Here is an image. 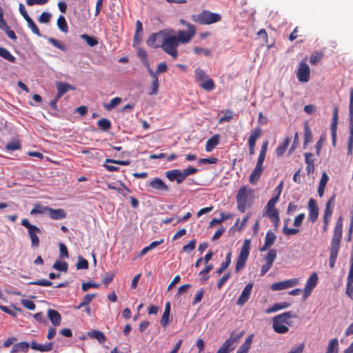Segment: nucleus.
<instances>
[{"label":"nucleus","mask_w":353,"mask_h":353,"mask_svg":"<svg viewBox=\"0 0 353 353\" xmlns=\"http://www.w3.org/2000/svg\"><path fill=\"white\" fill-rule=\"evenodd\" d=\"M252 198V192L245 186L241 187L236 194V203L238 210L244 212L247 207L250 206Z\"/></svg>","instance_id":"f257e3e1"},{"label":"nucleus","mask_w":353,"mask_h":353,"mask_svg":"<svg viewBox=\"0 0 353 353\" xmlns=\"http://www.w3.org/2000/svg\"><path fill=\"white\" fill-rule=\"evenodd\" d=\"M179 46V39H176V36L165 35L160 46L165 52L176 59L178 57Z\"/></svg>","instance_id":"f03ea898"},{"label":"nucleus","mask_w":353,"mask_h":353,"mask_svg":"<svg viewBox=\"0 0 353 353\" xmlns=\"http://www.w3.org/2000/svg\"><path fill=\"white\" fill-rule=\"evenodd\" d=\"M192 20L202 25H209L221 20V14L208 10H203L201 13L192 15Z\"/></svg>","instance_id":"7ed1b4c3"},{"label":"nucleus","mask_w":353,"mask_h":353,"mask_svg":"<svg viewBox=\"0 0 353 353\" xmlns=\"http://www.w3.org/2000/svg\"><path fill=\"white\" fill-rule=\"evenodd\" d=\"M243 332H232L228 339H227L217 350L216 353H230L234 350L237 343L243 336Z\"/></svg>","instance_id":"20e7f679"},{"label":"nucleus","mask_w":353,"mask_h":353,"mask_svg":"<svg viewBox=\"0 0 353 353\" xmlns=\"http://www.w3.org/2000/svg\"><path fill=\"white\" fill-rule=\"evenodd\" d=\"M21 225L28 230V233L31 241V246L32 248L39 247L40 241L37 234L41 233V230L37 226L32 225L27 219H23L21 221Z\"/></svg>","instance_id":"39448f33"},{"label":"nucleus","mask_w":353,"mask_h":353,"mask_svg":"<svg viewBox=\"0 0 353 353\" xmlns=\"http://www.w3.org/2000/svg\"><path fill=\"white\" fill-rule=\"evenodd\" d=\"M250 240H245L236 263L235 270L236 272H239L245 267L250 253Z\"/></svg>","instance_id":"423d86ee"},{"label":"nucleus","mask_w":353,"mask_h":353,"mask_svg":"<svg viewBox=\"0 0 353 353\" xmlns=\"http://www.w3.org/2000/svg\"><path fill=\"white\" fill-rule=\"evenodd\" d=\"M343 232V223L341 217H339L336 222L334 234L331 241V248H339Z\"/></svg>","instance_id":"0eeeda50"},{"label":"nucleus","mask_w":353,"mask_h":353,"mask_svg":"<svg viewBox=\"0 0 353 353\" xmlns=\"http://www.w3.org/2000/svg\"><path fill=\"white\" fill-rule=\"evenodd\" d=\"M310 69L305 63V60H303L299 63L296 72V77L300 82H307L310 79Z\"/></svg>","instance_id":"6e6552de"},{"label":"nucleus","mask_w":353,"mask_h":353,"mask_svg":"<svg viewBox=\"0 0 353 353\" xmlns=\"http://www.w3.org/2000/svg\"><path fill=\"white\" fill-rule=\"evenodd\" d=\"M145 186L147 188L155 190L159 192L169 191V187L166 183L160 178L155 177L147 181Z\"/></svg>","instance_id":"1a4fd4ad"},{"label":"nucleus","mask_w":353,"mask_h":353,"mask_svg":"<svg viewBox=\"0 0 353 353\" xmlns=\"http://www.w3.org/2000/svg\"><path fill=\"white\" fill-rule=\"evenodd\" d=\"M188 29L187 31L179 30L178 32V37H176V39H179V44L180 43H185L189 42L193 36L195 34V28L192 24H188Z\"/></svg>","instance_id":"9d476101"},{"label":"nucleus","mask_w":353,"mask_h":353,"mask_svg":"<svg viewBox=\"0 0 353 353\" xmlns=\"http://www.w3.org/2000/svg\"><path fill=\"white\" fill-rule=\"evenodd\" d=\"M299 283L298 279H292L280 282H276L271 285V290L273 291H279L288 289L296 285Z\"/></svg>","instance_id":"9b49d317"},{"label":"nucleus","mask_w":353,"mask_h":353,"mask_svg":"<svg viewBox=\"0 0 353 353\" xmlns=\"http://www.w3.org/2000/svg\"><path fill=\"white\" fill-rule=\"evenodd\" d=\"M253 288V283H248L244 289L243 290L241 294L239 297L238 300L236 301V305L243 306L245 304V303L248 301L252 290Z\"/></svg>","instance_id":"f8f14e48"},{"label":"nucleus","mask_w":353,"mask_h":353,"mask_svg":"<svg viewBox=\"0 0 353 353\" xmlns=\"http://www.w3.org/2000/svg\"><path fill=\"white\" fill-rule=\"evenodd\" d=\"M308 217L312 223L316 222L319 216V208L314 199H310L308 202Z\"/></svg>","instance_id":"ddd939ff"},{"label":"nucleus","mask_w":353,"mask_h":353,"mask_svg":"<svg viewBox=\"0 0 353 353\" xmlns=\"http://www.w3.org/2000/svg\"><path fill=\"white\" fill-rule=\"evenodd\" d=\"M338 107L334 106L332 114V121L330 125V130L332 133V139L333 145H335L336 137V130H337V123H338Z\"/></svg>","instance_id":"4468645a"},{"label":"nucleus","mask_w":353,"mask_h":353,"mask_svg":"<svg viewBox=\"0 0 353 353\" xmlns=\"http://www.w3.org/2000/svg\"><path fill=\"white\" fill-rule=\"evenodd\" d=\"M56 86L57 88V99H60L65 93L70 90H74L75 88L65 82L57 81L56 82Z\"/></svg>","instance_id":"2eb2a0df"},{"label":"nucleus","mask_w":353,"mask_h":353,"mask_svg":"<svg viewBox=\"0 0 353 353\" xmlns=\"http://www.w3.org/2000/svg\"><path fill=\"white\" fill-rule=\"evenodd\" d=\"M276 235L271 230H268L266 233L265 237L264 245L259 248L261 252H264L267 250L270 247H271L276 240Z\"/></svg>","instance_id":"dca6fc26"},{"label":"nucleus","mask_w":353,"mask_h":353,"mask_svg":"<svg viewBox=\"0 0 353 353\" xmlns=\"http://www.w3.org/2000/svg\"><path fill=\"white\" fill-rule=\"evenodd\" d=\"M52 342H49L46 344H39L35 341H32L30 343V347L32 350L39 351L41 352L51 351L52 350Z\"/></svg>","instance_id":"f3484780"},{"label":"nucleus","mask_w":353,"mask_h":353,"mask_svg":"<svg viewBox=\"0 0 353 353\" xmlns=\"http://www.w3.org/2000/svg\"><path fill=\"white\" fill-rule=\"evenodd\" d=\"M295 316H296L294 315L292 312H285L284 313L275 316L273 318L272 321H276L282 324L285 323L291 325V323L289 322V319Z\"/></svg>","instance_id":"a211bd4d"},{"label":"nucleus","mask_w":353,"mask_h":353,"mask_svg":"<svg viewBox=\"0 0 353 353\" xmlns=\"http://www.w3.org/2000/svg\"><path fill=\"white\" fill-rule=\"evenodd\" d=\"M50 217L53 220H61L65 219L67 216L66 212L63 209H52L49 208L48 210Z\"/></svg>","instance_id":"6ab92c4d"},{"label":"nucleus","mask_w":353,"mask_h":353,"mask_svg":"<svg viewBox=\"0 0 353 353\" xmlns=\"http://www.w3.org/2000/svg\"><path fill=\"white\" fill-rule=\"evenodd\" d=\"M30 347V343L26 341H22L18 343H16L13 345L10 353H19V352H27Z\"/></svg>","instance_id":"aec40b11"},{"label":"nucleus","mask_w":353,"mask_h":353,"mask_svg":"<svg viewBox=\"0 0 353 353\" xmlns=\"http://www.w3.org/2000/svg\"><path fill=\"white\" fill-rule=\"evenodd\" d=\"M48 316L54 326H57L61 324V316L57 310L49 309L48 310Z\"/></svg>","instance_id":"412c9836"},{"label":"nucleus","mask_w":353,"mask_h":353,"mask_svg":"<svg viewBox=\"0 0 353 353\" xmlns=\"http://www.w3.org/2000/svg\"><path fill=\"white\" fill-rule=\"evenodd\" d=\"M142 32H143V25H142V23L139 20H137L136 21L135 34H134V38H133V46H134L139 45V43L141 42L142 37L140 35V34Z\"/></svg>","instance_id":"4be33fe9"},{"label":"nucleus","mask_w":353,"mask_h":353,"mask_svg":"<svg viewBox=\"0 0 353 353\" xmlns=\"http://www.w3.org/2000/svg\"><path fill=\"white\" fill-rule=\"evenodd\" d=\"M346 294L353 300V269L350 268L347 278Z\"/></svg>","instance_id":"5701e85b"},{"label":"nucleus","mask_w":353,"mask_h":353,"mask_svg":"<svg viewBox=\"0 0 353 353\" xmlns=\"http://www.w3.org/2000/svg\"><path fill=\"white\" fill-rule=\"evenodd\" d=\"M290 303L288 302H280L275 303L272 307H268L265 310V312L266 314H271L275 312H277L280 310L285 309L290 307Z\"/></svg>","instance_id":"b1692460"},{"label":"nucleus","mask_w":353,"mask_h":353,"mask_svg":"<svg viewBox=\"0 0 353 353\" xmlns=\"http://www.w3.org/2000/svg\"><path fill=\"white\" fill-rule=\"evenodd\" d=\"M88 335L91 339H97L100 344H103L106 341V337L105 334L99 330H91L88 332Z\"/></svg>","instance_id":"393cba45"},{"label":"nucleus","mask_w":353,"mask_h":353,"mask_svg":"<svg viewBox=\"0 0 353 353\" xmlns=\"http://www.w3.org/2000/svg\"><path fill=\"white\" fill-rule=\"evenodd\" d=\"M305 156V161L307 165L306 171L307 174L312 173L314 170V160L312 159L314 154L311 152H306L304 154Z\"/></svg>","instance_id":"a878e982"},{"label":"nucleus","mask_w":353,"mask_h":353,"mask_svg":"<svg viewBox=\"0 0 353 353\" xmlns=\"http://www.w3.org/2000/svg\"><path fill=\"white\" fill-rule=\"evenodd\" d=\"M339 344L336 338H334L329 341L325 353H339Z\"/></svg>","instance_id":"bb28decb"},{"label":"nucleus","mask_w":353,"mask_h":353,"mask_svg":"<svg viewBox=\"0 0 353 353\" xmlns=\"http://www.w3.org/2000/svg\"><path fill=\"white\" fill-rule=\"evenodd\" d=\"M253 334L248 336L244 343L239 347L237 352L238 353H248L251 347L252 343Z\"/></svg>","instance_id":"cd10ccee"},{"label":"nucleus","mask_w":353,"mask_h":353,"mask_svg":"<svg viewBox=\"0 0 353 353\" xmlns=\"http://www.w3.org/2000/svg\"><path fill=\"white\" fill-rule=\"evenodd\" d=\"M219 143V135L215 134L209 139L205 144V150L211 152Z\"/></svg>","instance_id":"c85d7f7f"},{"label":"nucleus","mask_w":353,"mask_h":353,"mask_svg":"<svg viewBox=\"0 0 353 353\" xmlns=\"http://www.w3.org/2000/svg\"><path fill=\"white\" fill-rule=\"evenodd\" d=\"M231 258H232V253L230 252L227 254V255L225 256V261H223L221 263L220 267L216 271L215 273L217 276H220L228 268V266L230 265V264L231 263Z\"/></svg>","instance_id":"c756f323"},{"label":"nucleus","mask_w":353,"mask_h":353,"mask_svg":"<svg viewBox=\"0 0 353 353\" xmlns=\"http://www.w3.org/2000/svg\"><path fill=\"white\" fill-rule=\"evenodd\" d=\"M290 141L291 140L289 137H286L283 140V141L278 145V147L276 150V153L277 157H281L283 155V154L285 153L287 148L288 147V145L290 143Z\"/></svg>","instance_id":"7c9ffc66"},{"label":"nucleus","mask_w":353,"mask_h":353,"mask_svg":"<svg viewBox=\"0 0 353 353\" xmlns=\"http://www.w3.org/2000/svg\"><path fill=\"white\" fill-rule=\"evenodd\" d=\"M170 313V303L167 302L165 306V310L163 316L161 319V325L165 327L169 322V316Z\"/></svg>","instance_id":"2f4dec72"},{"label":"nucleus","mask_w":353,"mask_h":353,"mask_svg":"<svg viewBox=\"0 0 353 353\" xmlns=\"http://www.w3.org/2000/svg\"><path fill=\"white\" fill-rule=\"evenodd\" d=\"M312 141V134L310 130L309 124L307 121L304 123V142L303 145H306Z\"/></svg>","instance_id":"473e14b6"},{"label":"nucleus","mask_w":353,"mask_h":353,"mask_svg":"<svg viewBox=\"0 0 353 353\" xmlns=\"http://www.w3.org/2000/svg\"><path fill=\"white\" fill-rule=\"evenodd\" d=\"M262 130L260 128H255L252 132L249 139H248V145H256V141L257 139L261 134Z\"/></svg>","instance_id":"72a5a7b5"},{"label":"nucleus","mask_w":353,"mask_h":353,"mask_svg":"<svg viewBox=\"0 0 353 353\" xmlns=\"http://www.w3.org/2000/svg\"><path fill=\"white\" fill-rule=\"evenodd\" d=\"M327 181L328 176L325 172H323L321 176V179L320 180V183L318 188V194L320 197H322L324 194V190Z\"/></svg>","instance_id":"f704fd0d"},{"label":"nucleus","mask_w":353,"mask_h":353,"mask_svg":"<svg viewBox=\"0 0 353 353\" xmlns=\"http://www.w3.org/2000/svg\"><path fill=\"white\" fill-rule=\"evenodd\" d=\"M0 57L10 61V63L16 62V58L8 50L5 48L0 47Z\"/></svg>","instance_id":"c9c22d12"},{"label":"nucleus","mask_w":353,"mask_h":353,"mask_svg":"<svg viewBox=\"0 0 353 353\" xmlns=\"http://www.w3.org/2000/svg\"><path fill=\"white\" fill-rule=\"evenodd\" d=\"M334 201H335V195L333 194L329 199V200L327 201V203L325 204V212H324V214L323 215H325L326 216H332V208H333V206H334Z\"/></svg>","instance_id":"e433bc0d"},{"label":"nucleus","mask_w":353,"mask_h":353,"mask_svg":"<svg viewBox=\"0 0 353 353\" xmlns=\"http://www.w3.org/2000/svg\"><path fill=\"white\" fill-rule=\"evenodd\" d=\"M203 90L208 92L213 90L215 88L214 82L212 79L208 78L205 80L201 81L199 85Z\"/></svg>","instance_id":"4c0bfd02"},{"label":"nucleus","mask_w":353,"mask_h":353,"mask_svg":"<svg viewBox=\"0 0 353 353\" xmlns=\"http://www.w3.org/2000/svg\"><path fill=\"white\" fill-rule=\"evenodd\" d=\"M349 116V129L350 130H353V89L351 90L350 96Z\"/></svg>","instance_id":"58836bf2"},{"label":"nucleus","mask_w":353,"mask_h":353,"mask_svg":"<svg viewBox=\"0 0 353 353\" xmlns=\"http://www.w3.org/2000/svg\"><path fill=\"white\" fill-rule=\"evenodd\" d=\"M339 248H331L330 249V267L333 268L334 267Z\"/></svg>","instance_id":"ea45409f"},{"label":"nucleus","mask_w":353,"mask_h":353,"mask_svg":"<svg viewBox=\"0 0 353 353\" xmlns=\"http://www.w3.org/2000/svg\"><path fill=\"white\" fill-rule=\"evenodd\" d=\"M94 297H96V294H86L83 297L82 301L79 303V305L75 307V309L76 310H79L81 307H83L85 306H88L90 304V303L91 302V301Z\"/></svg>","instance_id":"a19ab883"},{"label":"nucleus","mask_w":353,"mask_h":353,"mask_svg":"<svg viewBox=\"0 0 353 353\" xmlns=\"http://www.w3.org/2000/svg\"><path fill=\"white\" fill-rule=\"evenodd\" d=\"M272 327L274 332L278 334H285L289 330V328L286 325L276 321H272Z\"/></svg>","instance_id":"79ce46f5"},{"label":"nucleus","mask_w":353,"mask_h":353,"mask_svg":"<svg viewBox=\"0 0 353 353\" xmlns=\"http://www.w3.org/2000/svg\"><path fill=\"white\" fill-rule=\"evenodd\" d=\"M98 127L103 131H108L112 127L111 122L109 119L103 118L97 121Z\"/></svg>","instance_id":"37998d69"},{"label":"nucleus","mask_w":353,"mask_h":353,"mask_svg":"<svg viewBox=\"0 0 353 353\" xmlns=\"http://www.w3.org/2000/svg\"><path fill=\"white\" fill-rule=\"evenodd\" d=\"M50 207L48 206H43L40 204H36L34 205V208L30 211V214H43L45 212H48Z\"/></svg>","instance_id":"c03bdc74"},{"label":"nucleus","mask_w":353,"mask_h":353,"mask_svg":"<svg viewBox=\"0 0 353 353\" xmlns=\"http://www.w3.org/2000/svg\"><path fill=\"white\" fill-rule=\"evenodd\" d=\"M317 281H318L317 274L316 272H314L311 274V276L309 277V279H307V281L306 282V284H305L306 288H310V289L313 290L316 287V285L317 284Z\"/></svg>","instance_id":"a18cd8bd"},{"label":"nucleus","mask_w":353,"mask_h":353,"mask_svg":"<svg viewBox=\"0 0 353 353\" xmlns=\"http://www.w3.org/2000/svg\"><path fill=\"white\" fill-rule=\"evenodd\" d=\"M122 101V99L120 97H114L113 98L109 103H104L103 107L104 108L110 111L112 109H114L117 105H118Z\"/></svg>","instance_id":"49530a36"},{"label":"nucleus","mask_w":353,"mask_h":353,"mask_svg":"<svg viewBox=\"0 0 353 353\" xmlns=\"http://www.w3.org/2000/svg\"><path fill=\"white\" fill-rule=\"evenodd\" d=\"M57 26L61 31L63 32H68V26L65 17L63 15H60L57 19Z\"/></svg>","instance_id":"de8ad7c7"},{"label":"nucleus","mask_w":353,"mask_h":353,"mask_svg":"<svg viewBox=\"0 0 353 353\" xmlns=\"http://www.w3.org/2000/svg\"><path fill=\"white\" fill-rule=\"evenodd\" d=\"M80 37L90 47H94V46H97L99 43L98 40L97 39V38H95L94 37H91V36L87 34H83Z\"/></svg>","instance_id":"09e8293b"},{"label":"nucleus","mask_w":353,"mask_h":353,"mask_svg":"<svg viewBox=\"0 0 353 353\" xmlns=\"http://www.w3.org/2000/svg\"><path fill=\"white\" fill-rule=\"evenodd\" d=\"M264 216L268 217L270 219H276V216H279V211L275 208H268L265 207Z\"/></svg>","instance_id":"8fccbe9b"},{"label":"nucleus","mask_w":353,"mask_h":353,"mask_svg":"<svg viewBox=\"0 0 353 353\" xmlns=\"http://www.w3.org/2000/svg\"><path fill=\"white\" fill-rule=\"evenodd\" d=\"M181 171V170L179 169L170 170L165 172V175L169 181H174L176 180L179 176V173H180Z\"/></svg>","instance_id":"3c124183"},{"label":"nucleus","mask_w":353,"mask_h":353,"mask_svg":"<svg viewBox=\"0 0 353 353\" xmlns=\"http://www.w3.org/2000/svg\"><path fill=\"white\" fill-rule=\"evenodd\" d=\"M52 268L66 272L68 268V263L57 260L52 265Z\"/></svg>","instance_id":"603ef678"},{"label":"nucleus","mask_w":353,"mask_h":353,"mask_svg":"<svg viewBox=\"0 0 353 353\" xmlns=\"http://www.w3.org/2000/svg\"><path fill=\"white\" fill-rule=\"evenodd\" d=\"M277 252L275 249H271L268 251V254L265 256V260L267 263L273 264L274 260L276 258Z\"/></svg>","instance_id":"864d4df0"},{"label":"nucleus","mask_w":353,"mask_h":353,"mask_svg":"<svg viewBox=\"0 0 353 353\" xmlns=\"http://www.w3.org/2000/svg\"><path fill=\"white\" fill-rule=\"evenodd\" d=\"M26 21H27L28 26L31 29L32 32L34 34H37V36L41 37V34L38 27L37 26L35 23L33 21V20L30 17H29Z\"/></svg>","instance_id":"5fc2aeb1"},{"label":"nucleus","mask_w":353,"mask_h":353,"mask_svg":"<svg viewBox=\"0 0 353 353\" xmlns=\"http://www.w3.org/2000/svg\"><path fill=\"white\" fill-rule=\"evenodd\" d=\"M159 83L158 77H155V78H152L151 90L148 92V94H150V95L157 94L158 91H159Z\"/></svg>","instance_id":"6e6d98bb"},{"label":"nucleus","mask_w":353,"mask_h":353,"mask_svg":"<svg viewBox=\"0 0 353 353\" xmlns=\"http://www.w3.org/2000/svg\"><path fill=\"white\" fill-rule=\"evenodd\" d=\"M262 172L254 169L249 176V181L252 184H256V182L259 180Z\"/></svg>","instance_id":"4d7b16f0"},{"label":"nucleus","mask_w":353,"mask_h":353,"mask_svg":"<svg viewBox=\"0 0 353 353\" xmlns=\"http://www.w3.org/2000/svg\"><path fill=\"white\" fill-rule=\"evenodd\" d=\"M21 148L20 142L17 140L11 141L6 144V149L9 151H14Z\"/></svg>","instance_id":"13d9d810"},{"label":"nucleus","mask_w":353,"mask_h":353,"mask_svg":"<svg viewBox=\"0 0 353 353\" xmlns=\"http://www.w3.org/2000/svg\"><path fill=\"white\" fill-rule=\"evenodd\" d=\"M77 270H81V269H88V261L83 258L82 256L78 257V261L76 265Z\"/></svg>","instance_id":"bf43d9fd"},{"label":"nucleus","mask_w":353,"mask_h":353,"mask_svg":"<svg viewBox=\"0 0 353 353\" xmlns=\"http://www.w3.org/2000/svg\"><path fill=\"white\" fill-rule=\"evenodd\" d=\"M48 42L52 43L54 47L57 48L58 49L65 51L66 50L65 46L59 40L50 37L48 38Z\"/></svg>","instance_id":"052dcab7"},{"label":"nucleus","mask_w":353,"mask_h":353,"mask_svg":"<svg viewBox=\"0 0 353 353\" xmlns=\"http://www.w3.org/2000/svg\"><path fill=\"white\" fill-rule=\"evenodd\" d=\"M322 57L323 54L321 52H316L310 56V63L312 65H316L320 61Z\"/></svg>","instance_id":"680f3d73"},{"label":"nucleus","mask_w":353,"mask_h":353,"mask_svg":"<svg viewBox=\"0 0 353 353\" xmlns=\"http://www.w3.org/2000/svg\"><path fill=\"white\" fill-rule=\"evenodd\" d=\"M52 282L44 279L28 283V285H36L46 287L52 286Z\"/></svg>","instance_id":"e2e57ef3"},{"label":"nucleus","mask_w":353,"mask_h":353,"mask_svg":"<svg viewBox=\"0 0 353 353\" xmlns=\"http://www.w3.org/2000/svg\"><path fill=\"white\" fill-rule=\"evenodd\" d=\"M233 117V112L231 110H226L225 114L219 119V123H223L224 122L230 121Z\"/></svg>","instance_id":"0e129e2a"},{"label":"nucleus","mask_w":353,"mask_h":353,"mask_svg":"<svg viewBox=\"0 0 353 353\" xmlns=\"http://www.w3.org/2000/svg\"><path fill=\"white\" fill-rule=\"evenodd\" d=\"M195 76L196 79L199 81H203L208 78L206 73L201 69L197 68L195 70Z\"/></svg>","instance_id":"69168bd1"},{"label":"nucleus","mask_w":353,"mask_h":353,"mask_svg":"<svg viewBox=\"0 0 353 353\" xmlns=\"http://www.w3.org/2000/svg\"><path fill=\"white\" fill-rule=\"evenodd\" d=\"M51 14L48 12H43L39 17V21L41 23H48L50 22Z\"/></svg>","instance_id":"338daca9"},{"label":"nucleus","mask_w":353,"mask_h":353,"mask_svg":"<svg viewBox=\"0 0 353 353\" xmlns=\"http://www.w3.org/2000/svg\"><path fill=\"white\" fill-rule=\"evenodd\" d=\"M21 303L23 306L31 310H34L36 307L34 303L29 299H23L21 300Z\"/></svg>","instance_id":"774afa93"}]
</instances>
